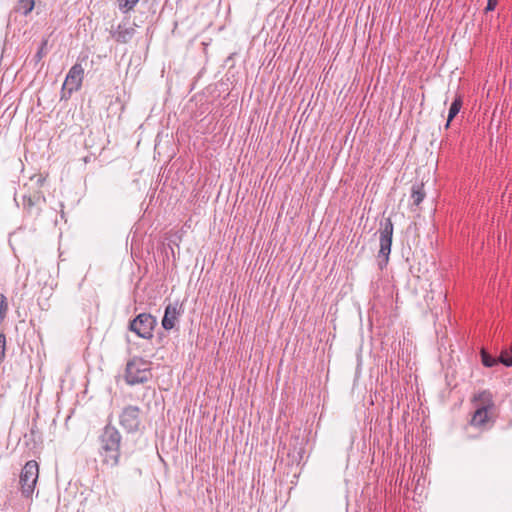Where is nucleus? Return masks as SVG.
<instances>
[{
    "label": "nucleus",
    "instance_id": "f257e3e1",
    "mask_svg": "<svg viewBox=\"0 0 512 512\" xmlns=\"http://www.w3.org/2000/svg\"><path fill=\"white\" fill-rule=\"evenodd\" d=\"M122 435L110 423L106 424L98 436V454L103 465L116 467L120 463Z\"/></svg>",
    "mask_w": 512,
    "mask_h": 512
},
{
    "label": "nucleus",
    "instance_id": "f03ea898",
    "mask_svg": "<svg viewBox=\"0 0 512 512\" xmlns=\"http://www.w3.org/2000/svg\"><path fill=\"white\" fill-rule=\"evenodd\" d=\"M152 378L151 362L141 357H133L126 364L125 381L128 385L148 382Z\"/></svg>",
    "mask_w": 512,
    "mask_h": 512
},
{
    "label": "nucleus",
    "instance_id": "7ed1b4c3",
    "mask_svg": "<svg viewBox=\"0 0 512 512\" xmlns=\"http://www.w3.org/2000/svg\"><path fill=\"white\" fill-rule=\"evenodd\" d=\"M157 325V319L149 313H140L129 322V330L138 337L150 340Z\"/></svg>",
    "mask_w": 512,
    "mask_h": 512
},
{
    "label": "nucleus",
    "instance_id": "20e7f679",
    "mask_svg": "<svg viewBox=\"0 0 512 512\" xmlns=\"http://www.w3.org/2000/svg\"><path fill=\"white\" fill-rule=\"evenodd\" d=\"M39 475V467L35 460L28 461L22 468L20 474V485L22 495L26 498L30 497L35 489Z\"/></svg>",
    "mask_w": 512,
    "mask_h": 512
},
{
    "label": "nucleus",
    "instance_id": "39448f33",
    "mask_svg": "<svg viewBox=\"0 0 512 512\" xmlns=\"http://www.w3.org/2000/svg\"><path fill=\"white\" fill-rule=\"evenodd\" d=\"M394 226L392 220L390 218H385L380 222L379 229V244L380 249L378 252V257L382 259L384 265L387 264L389 260V255L391 252L392 246V236H393Z\"/></svg>",
    "mask_w": 512,
    "mask_h": 512
},
{
    "label": "nucleus",
    "instance_id": "423d86ee",
    "mask_svg": "<svg viewBox=\"0 0 512 512\" xmlns=\"http://www.w3.org/2000/svg\"><path fill=\"white\" fill-rule=\"evenodd\" d=\"M84 69L80 63H75L68 71L62 86V99L69 98L73 92L78 91L82 86Z\"/></svg>",
    "mask_w": 512,
    "mask_h": 512
},
{
    "label": "nucleus",
    "instance_id": "0eeeda50",
    "mask_svg": "<svg viewBox=\"0 0 512 512\" xmlns=\"http://www.w3.org/2000/svg\"><path fill=\"white\" fill-rule=\"evenodd\" d=\"M140 414L141 410L138 406H126L119 415V423L127 432H135L141 423Z\"/></svg>",
    "mask_w": 512,
    "mask_h": 512
},
{
    "label": "nucleus",
    "instance_id": "6e6552de",
    "mask_svg": "<svg viewBox=\"0 0 512 512\" xmlns=\"http://www.w3.org/2000/svg\"><path fill=\"white\" fill-rule=\"evenodd\" d=\"M136 24L120 23L112 32V38L118 43H128L136 33Z\"/></svg>",
    "mask_w": 512,
    "mask_h": 512
},
{
    "label": "nucleus",
    "instance_id": "1a4fd4ad",
    "mask_svg": "<svg viewBox=\"0 0 512 512\" xmlns=\"http://www.w3.org/2000/svg\"><path fill=\"white\" fill-rule=\"evenodd\" d=\"M180 315L178 303H169L165 307L164 316L162 318V327L165 330H171L175 326V321Z\"/></svg>",
    "mask_w": 512,
    "mask_h": 512
},
{
    "label": "nucleus",
    "instance_id": "9d476101",
    "mask_svg": "<svg viewBox=\"0 0 512 512\" xmlns=\"http://www.w3.org/2000/svg\"><path fill=\"white\" fill-rule=\"evenodd\" d=\"M488 406H481L476 409L471 420L470 425L476 428H486L489 423Z\"/></svg>",
    "mask_w": 512,
    "mask_h": 512
},
{
    "label": "nucleus",
    "instance_id": "9b49d317",
    "mask_svg": "<svg viewBox=\"0 0 512 512\" xmlns=\"http://www.w3.org/2000/svg\"><path fill=\"white\" fill-rule=\"evenodd\" d=\"M40 197L31 196V195H23L22 197V205L23 208L29 213L34 215H39L40 210L36 208V204L39 201Z\"/></svg>",
    "mask_w": 512,
    "mask_h": 512
},
{
    "label": "nucleus",
    "instance_id": "f8f14e48",
    "mask_svg": "<svg viewBox=\"0 0 512 512\" xmlns=\"http://www.w3.org/2000/svg\"><path fill=\"white\" fill-rule=\"evenodd\" d=\"M425 198L424 184L415 183L411 188V199L415 206H419Z\"/></svg>",
    "mask_w": 512,
    "mask_h": 512
},
{
    "label": "nucleus",
    "instance_id": "ddd939ff",
    "mask_svg": "<svg viewBox=\"0 0 512 512\" xmlns=\"http://www.w3.org/2000/svg\"><path fill=\"white\" fill-rule=\"evenodd\" d=\"M462 107V97L460 95L456 96L453 102L451 103V106L449 108L447 123L445 125L446 128L449 127L451 121L457 116L460 109Z\"/></svg>",
    "mask_w": 512,
    "mask_h": 512
},
{
    "label": "nucleus",
    "instance_id": "4468645a",
    "mask_svg": "<svg viewBox=\"0 0 512 512\" xmlns=\"http://www.w3.org/2000/svg\"><path fill=\"white\" fill-rule=\"evenodd\" d=\"M118 9L126 14L134 10L140 0H115Z\"/></svg>",
    "mask_w": 512,
    "mask_h": 512
},
{
    "label": "nucleus",
    "instance_id": "2eb2a0df",
    "mask_svg": "<svg viewBox=\"0 0 512 512\" xmlns=\"http://www.w3.org/2000/svg\"><path fill=\"white\" fill-rule=\"evenodd\" d=\"M34 5V0H19L17 4V11L26 16L33 10Z\"/></svg>",
    "mask_w": 512,
    "mask_h": 512
},
{
    "label": "nucleus",
    "instance_id": "dca6fc26",
    "mask_svg": "<svg viewBox=\"0 0 512 512\" xmlns=\"http://www.w3.org/2000/svg\"><path fill=\"white\" fill-rule=\"evenodd\" d=\"M481 361L485 367H493L498 364V358L493 357L487 351H481Z\"/></svg>",
    "mask_w": 512,
    "mask_h": 512
},
{
    "label": "nucleus",
    "instance_id": "f3484780",
    "mask_svg": "<svg viewBox=\"0 0 512 512\" xmlns=\"http://www.w3.org/2000/svg\"><path fill=\"white\" fill-rule=\"evenodd\" d=\"M8 313V302L4 294L0 293V325L4 322Z\"/></svg>",
    "mask_w": 512,
    "mask_h": 512
},
{
    "label": "nucleus",
    "instance_id": "a211bd4d",
    "mask_svg": "<svg viewBox=\"0 0 512 512\" xmlns=\"http://www.w3.org/2000/svg\"><path fill=\"white\" fill-rule=\"evenodd\" d=\"M47 45L48 39L44 38L38 48V51L34 55V60L36 63L40 62L44 56L47 54Z\"/></svg>",
    "mask_w": 512,
    "mask_h": 512
},
{
    "label": "nucleus",
    "instance_id": "6ab92c4d",
    "mask_svg": "<svg viewBox=\"0 0 512 512\" xmlns=\"http://www.w3.org/2000/svg\"><path fill=\"white\" fill-rule=\"evenodd\" d=\"M5 351H6V335L3 332H0V364L5 359Z\"/></svg>",
    "mask_w": 512,
    "mask_h": 512
},
{
    "label": "nucleus",
    "instance_id": "aec40b11",
    "mask_svg": "<svg viewBox=\"0 0 512 512\" xmlns=\"http://www.w3.org/2000/svg\"><path fill=\"white\" fill-rule=\"evenodd\" d=\"M498 363H502L506 367L512 366V355L507 352H502L498 358Z\"/></svg>",
    "mask_w": 512,
    "mask_h": 512
},
{
    "label": "nucleus",
    "instance_id": "412c9836",
    "mask_svg": "<svg viewBox=\"0 0 512 512\" xmlns=\"http://www.w3.org/2000/svg\"><path fill=\"white\" fill-rule=\"evenodd\" d=\"M31 181L35 182V184L40 187L43 185L45 177L41 174L34 175L33 177H31Z\"/></svg>",
    "mask_w": 512,
    "mask_h": 512
},
{
    "label": "nucleus",
    "instance_id": "4be33fe9",
    "mask_svg": "<svg viewBox=\"0 0 512 512\" xmlns=\"http://www.w3.org/2000/svg\"><path fill=\"white\" fill-rule=\"evenodd\" d=\"M498 0H488L485 8L486 12L493 11L497 6Z\"/></svg>",
    "mask_w": 512,
    "mask_h": 512
}]
</instances>
